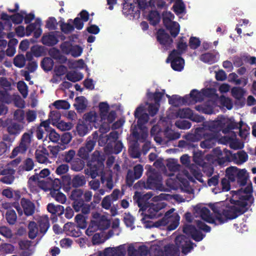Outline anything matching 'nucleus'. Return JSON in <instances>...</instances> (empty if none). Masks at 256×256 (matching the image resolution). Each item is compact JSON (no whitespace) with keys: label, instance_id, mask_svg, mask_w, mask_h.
<instances>
[{"label":"nucleus","instance_id":"obj_36","mask_svg":"<svg viewBox=\"0 0 256 256\" xmlns=\"http://www.w3.org/2000/svg\"><path fill=\"white\" fill-rule=\"evenodd\" d=\"M164 92L165 90H162V92L158 91H156L154 93L148 92L147 93V97L149 100H153L156 104L160 106V102L164 94Z\"/></svg>","mask_w":256,"mask_h":256},{"label":"nucleus","instance_id":"obj_21","mask_svg":"<svg viewBox=\"0 0 256 256\" xmlns=\"http://www.w3.org/2000/svg\"><path fill=\"white\" fill-rule=\"evenodd\" d=\"M14 174L15 170L12 168H5L0 170V176H4L0 178V182L6 184H12L15 179Z\"/></svg>","mask_w":256,"mask_h":256},{"label":"nucleus","instance_id":"obj_1","mask_svg":"<svg viewBox=\"0 0 256 256\" xmlns=\"http://www.w3.org/2000/svg\"><path fill=\"white\" fill-rule=\"evenodd\" d=\"M195 217L200 214V218L194 220L197 224V227L202 230L208 232L210 228L203 222L200 221V218L216 225L224 224L228 220L236 218L238 216L244 213L246 209H196Z\"/></svg>","mask_w":256,"mask_h":256},{"label":"nucleus","instance_id":"obj_20","mask_svg":"<svg viewBox=\"0 0 256 256\" xmlns=\"http://www.w3.org/2000/svg\"><path fill=\"white\" fill-rule=\"evenodd\" d=\"M156 38L160 44L165 47L170 46L173 42L172 38L164 29H160L157 32Z\"/></svg>","mask_w":256,"mask_h":256},{"label":"nucleus","instance_id":"obj_44","mask_svg":"<svg viewBox=\"0 0 256 256\" xmlns=\"http://www.w3.org/2000/svg\"><path fill=\"white\" fill-rule=\"evenodd\" d=\"M140 12L138 10H136V6L132 4H123L122 12L126 15H134L137 12Z\"/></svg>","mask_w":256,"mask_h":256},{"label":"nucleus","instance_id":"obj_6","mask_svg":"<svg viewBox=\"0 0 256 256\" xmlns=\"http://www.w3.org/2000/svg\"><path fill=\"white\" fill-rule=\"evenodd\" d=\"M110 226L109 219L106 216L95 212L92 214V219L86 230L88 236H92L98 230H104Z\"/></svg>","mask_w":256,"mask_h":256},{"label":"nucleus","instance_id":"obj_52","mask_svg":"<svg viewBox=\"0 0 256 256\" xmlns=\"http://www.w3.org/2000/svg\"><path fill=\"white\" fill-rule=\"evenodd\" d=\"M226 126L223 128V132L226 134L230 132V130L237 129L239 127V124H238L234 121H229L226 119Z\"/></svg>","mask_w":256,"mask_h":256},{"label":"nucleus","instance_id":"obj_17","mask_svg":"<svg viewBox=\"0 0 256 256\" xmlns=\"http://www.w3.org/2000/svg\"><path fill=\"white\" fill-rule=\"evenodd\" d=\"M96 144V141L88 140L86 142L85 146L80 148L78 156L83 160H88L89 158L90 153L94 150Z\"/></svg>","mask_w":256,"mask_h":256},{"label":"nucleus","instance_id":"obj_43","mask_svg":"<svg viewBox=\"0 0 256 256\" xmlns=\"http://www.w3.org/2000/svg\"><path fill=\"white\" fill-rule=\"evenodd\" d=\"M192 111L190 108L179 109L176 112V116L180 118H190Z\"/></svg>","mask_w":256,"mask_h":256},{"label":"nucleus","instance_id":"obj_41","mask_svg":"<svg viewBox=\"0 0 256 256\" xmlns=\"http://www.w3.org/2000/svg\"><path fill=\"white\" fill-rule=\"evenodd\" d=\"M100 122L98 126L99 131L102 134H106L110 130V124L113 122H110L108 118H105L104 120L100 119Z\"/></svg>","mask_w":256,"mask_h":256},{"label":"nucleus","instance_id":"obj_62","mask_svg":"<svg viewBox=\"0 0 256 256\" xmlns=\"http://www.w3.org/2000/svg\"><path fill=\"white\" fill-rule=\"evenodd\" d=\"M201 42L199 38L191 36L189 40L188 46L192 50L198 48L200 45Z\"/></svg>","mask_w":256,"mask_h":256},{"label":"nucleus","instance_id":"obj_48","mask_svg":"<svg viewBox=\"0 0 256 256\" xmlns=\"http://www.w3.org/2000/svg\"><path fill=\"white\" fill-rule=\"evenodd\" d=\"M14 65L19 68H23L26 64V58L24 54H19L14 59Z\"/></svg>","mask_w":256,"mask_h":256},{"label":"nucleus","instance_id":"obj_57","mask_svg":"<svg viewBox=\"0 0 256 256\" xmlns=\"http://www.w3.org/2000/svg\"><path fill=\"white\" fill-rule=\"evenodd\" d=\"M53 105L58 110H68L70 108V104L67 101L64 100H56L54 102Z\"/></svg>","mask_w":256,"mask_h":256},{"label":"nucleus","instance_id":"obj_35","mask_svg":"<svg viewBox=\"0 0 256 256\" xmlns=\"http://www.w3.org/2000/svg\"><path fill=\"white\" fill-rule=\"evenodd\" d=\"M61 182L64 190L68 192L72 188V179L69 174L64 175L61 177Z\"/></svg>","mask_w":256,"mask_h":256},{"label":"nucleus","instance_id":"obj_3","mask_svg":"<svg viewBox=\"0 0 256 256\" xmlns=\"http://www.w3.org/2000/svg\"><path fill=\"white\" fill-rule=\"evenodd\" d=\"M253 188L252 182H250L244 190L241 188L237 190H232L231 193L233 198L231 202L239 208H246L250 206L254 202V198L252 195Z\"/></svg>","mask_w":256,"mask_h":256},{"label":"nucleus","instance_id":"obj_63","mask_svg":"<svg viewBox=\"0 0 256 256\" xmlns=\"http://www.w3.org/2000/svg\"><path fill=\"white\" fill-rule=\"evenodd\" d=\"M232 94L236 99L240 100L244 96V90L240 87H234L232 89Z\"/></svg>","mask_w":256,"mask_h":256},{"label":"nucleus","instance_id":"obj_29","mask_svg":"<svg viewBox=\"0 0 256 256\" xmlns=\"http://www.w3.org/2000/svg\"><path fill=\"white\" fill-rule=\"evenodd\" d=\"M248 178L249 173L245 168L239 169L236 180L240 186L246 185Z\"/></svg>","mask_w":256,"mask_h":256},{"label":"nucleus","instance_id":"obj_19","mask_svg":"<svg viewBox=\"0 0 256 256\" xmlns=\"http://www.w3.org/2000/svg\"><path fill=\"white\" fill-rule=\"evenodd\" d=\"M21 256H30L34 252V247L28 240H22L18 242Z\"/></svg>","mask_w":256,"mask_h":256},{"label":"nucleus","instance_id":"obj_46","mask_svg":"<svg viewBox=\"0 0 256 256\" xmlns=\"http://www.w3.org/2000/svg\"><path fill=\"white\" fill-rule=\"evenodd\" d=\"M51 196L54 199L64 204L66 202V196L60 190H51L50 192Z\"/></svg>","mask_w":256,"mask_h":256},{"label":"nucleus","instance_id":"obj_9","mask_svg":"<svg viewBox=\"0 0 256 256\" xmlns=\"http://www.w3.org/2000/svg\"><path fill=\"white\" fill-rule=\"evenodd\" d=\"M148 189L162 190V177L155 170L150 172L148 175L147 190Z\"/></svg>","mask_w":256,"mask_h":256},{"label":"nucleus","instance_id":"obj_53","mask_svg":"<svg viewBox=\"0 0 256 256\" xmlns=\"http://www.w3.org/2000/svg\"><path fill=\"white\" fill-rule=\"evenodd\" d=\"M215 56L210 52L202 54L200 56V60L206 63L212 64L215 62Z\"/></svg>","mask_w":256,"mask_h":256},{"label":"nucleus","instance_id":"obj_25","mask_svg":"<svg viewBox=\"0 0 256 256\" xmlns=\"http://www.w3.org/2000/svg\"><path fill=\"white\" fill-rule=\"evenodd\" d=\"M49 153L48 150L45 148H42L40 150H36L35 152V157L36 161L40 164H47L49 162L48 158Z\"/></svg>","mask_w":256,"mask_h":256},{"label":"nucleus","instance_id":"obj_28","mask_svg":"<svg viewBox=\"0 0 256 256\" xmlns=\"http://www.w3.org/2000/svg\"><path fill=\"white\" fill-rule=\"evenodd\" d=\"M126 249L128 256H140L138 253H140V255H145L148 252V250L145 246H140L138 252L134 247V244H126Z\"/></svg>","mask_w":256,"mask_h":256},{"label":"nucleus","instance_id":"obj_16","mask_svg":"<svg viewBox=\"0 0 256 256\" xmlns=\"http://www.w3.org/2000/svg\"><path fill=\"white\" fill-rule=\"evenodd\" d=\"M58 31H53L44 34L42 38V43L48 46H52L56 44L58 40Z\"/></svg>","mask_w":256,"mask_h":256},{"label":"nucleus","instance_id":"obj_18","mask_svg":"<svg viewBox=\"0 0 256 256\" xmlns=\"http://www.w3.org/2000/svg\"><path fill=\"white\" fill-rule=\"evenodd\" d=\"M170 62L171 67L175 71L180 72L184 67V60L180 56H172L170 54L166 59V62Z\"/></svg>","mask_w":256,"mask_h":256},{"label":"nucleus","instance_id":"obj_4","mask_svg":"<svg viewBox=\"0 0 256 256\" xmlns=\"http://www.w3.org/2000/svg\"><path fill=\"white\" fill-rule=\"evenodd\" d=\"M216 155L217 161L220 165H224L226 162L233 161L238 164H241L248 160V154L244 150L239 151L236 154H232V152L226 148L222 151L219 148L214 150Z\"/></svg>","mask_w":256,"mask_h":256},{"label":"nucleus","instance_id":"obj_10","mask_svg":"<svg viewBox=\"0 0 256 256\" xmlns=\"http://www.w3.org/2000/svg\"><path fill=\"white\" fill-rule=\"evenodd\" d=\"M84 191L81 189L74 188L70 196V198L72 201V208H90V205L84 203L83 198Z\"/></svg>","mask_w":256,"mask_h":256},{"label":"nucleus","instance_id":"obj_14","mask_svg":"<svg viewBox=\"0 0 256 256\" xmlns=\"http://www.w3.org/2000/svg\"><path fill=\"white\" fill-rule=\"evenodd\" d=\"M144 112V106H140L136 109L134 113L135 118L138 119L137 126L140 130L142 129L143 126L149 120V115Z\"/></svg>","mask_w":256,"mask_h":256},{"label":"nucleus","instance_id":"obj_30","mask_svg":"<svg viewBox=\"0 0 256 256\" xmlns=\"http://www.w3.org/2000/svg\"><path fill=\"white\" fill-rule=\"evenodd\" d=\"M40 180V179L38 176V174H35L29 178L28 184L30 192H38L37 185Z\"/></svg>","mask_w":256,"mask_h":256},{"label":"nucleus","instance_id":"obj_38","mask_svg":"<svg viewBox=\"0 0 256 256\" xmlns=\"http://www.w3.org/2000/svg\"><path fill=\"white\" fill-rule=\"evenodd\" d=\"M41 67L45 72H49L52 70L54 62L50 58L46 57L41 62Z\"/></svg>","mask_w":256,"mask_h":256},{"label":"nucleus","instance_id":"obj_60","mask_svg":"<svg viewBox=\"0 0 256 256\" xmlns=\"http://www.w3.org/2000/svg\"><path fill=\"white\" fill-rule=\"evenodd\" d=\"M98 118V116L95 112H90L85 114V119L86 121L90 122H94V126L96 128V120Z\"/></svg>","mask_w":256,"mask_h":256},{"label":"nucleus","instance_id":"obj_42","mask_svg":"<svg viewBox=\"0 0 256 256\" xmlns=\"http://www.w3.org/2000/svg\"><path fill=\"white\" fill-rule=\"evenodd\" d=\"M132 134L136 140V142L138 140H142L144 142L148 136V134L146 132H142L140 134L138 132L136 126H134V128L132 130Z\"/></svg>","mask_w":256,"mask_h":256},{"label":"nucleus","instance_id":"obj_31","mask_svg":"<svg viewBox=\"0 0 256 256\" xmlns=\"http://www.w3.org/2000/svg\"><path fill=\"white\" fill-rule=\"evenodd\" d=\"M86 180L85 176L82 174L75 175L72 178V186L77 188L83 186L86 184Z\"/></svg>","mask_w":256,"mask_h":256},{"label":"nucleus","instance_id":"obj_40","mask_svg":"<svg viewBox=\"0 0 256 256\" xmlns=\"http://www.w3.org/2000/svg\"><path fill=\"white\" fill-rule=\"evenodd\" d=\"M40 232L41 233L44 234L50 227V224L48 218L46 216L40 218L38 220Z\"/></svg>","mask_w":256,"mask_h":256},{"label":"nucleus","instance_id":"obj_55","mask_svg":"<svg viewBox=\"0 0 256 256\" xmlns=\"http://www.w3.org/2000/svg\"><path fill=\"white\" fill-rule=\"evenodd\" d=\"M14 119L19 122L24 124V112L22 109H17L14 114Z\"/></svg>","mask_w":256,"mask_h":256},{"label":"nucleus","instance_id":"obj_24","mask_svg":"<svg viewBox=\"0 0 256 256\" xmlns=\"http://www.w3.org/2000/svg\"><path fill=\"white\" fill-rule=\"evenodd\" d=\"M186 38L182 36L180 38L179 40L176 44L177 50H173L170 54L172 56H180L184 53L188 48V45L186 41Z\"/></svg>","mask_w":256,"mask_h":256},{"label":"nucleus","instance_id":"obj_49","mask_svg":"<svg viewBox=\"0 0 256 256\" xmlns=\"http://www.w3.org/2000/svg\"><path fill=\"white\" fill-rule=\"evenodd\" d=\"M28 236L30 238H34L38 234V230L34 222H32L28 224Z\"/></svg>","mask_w":256,"mask_h":256},{"label":"nucleus","instance_id":"obj_47","mask_svg":"<svg viewBox=\"0 0 256 256\" xmlns=\"http://www.w3.org/2000/svg\"><path fill=\"white\" fill-rule=\"evenodd\" d=\"M100 180L102 184H104L106 182V187L110 190L112 189L114 187L112 178L111 175H110L108 177H106L104 176V174L100 175Z\"/></svg>","mask_w":256,"mask_h":256},{"label":"nucleus","instance_id":"obj_15","mask_svg":"<svg viewBox=\"0 0 256 256\" xmlns=\"http://www.w3.org/2000/svg\"><path fill=\"white\" fill-rule=\"evenodd\" d=\"M2 194L8 198H12L14 196L15 202L12 203V206L14 208H20L18 202L21 197V192L20 190H13L11 188H7L2 190Z\"/></svg>","mask_w":256,"mask_h":256},{"label":"nucleus","instance_id":"obj_32","mask_svg":"<svg viewBox=\"0 0 256 256\" xmlns=\"http://www.w3.org/2000/svg\"><path fill=\"white\" fill-rule=\"evenodd\" d=\"M238 168L236 166H230L226 170V177L231 182H234L237 178V175L239 170Z\"/></svg>","mask_w":256,"mask_h":256},{"label":"nucleus","instance_id":"obj_26","mask_svg":"<svg viewBox=\"0 0 256 256\" xmlns=\"http://www.w3.org/2000/svg\"><path fill=\"white\" fill-rule=\"evenodd\" d=\"M189 96L186 95L184 97L174 94L172 96V99L170 100L169 104L174 106H178L180 105L190 103Z\"/></svg>","mask_w":256,"mask_h":256},{"label":"nucleus","instance_id":"obj_61","mask_svg":"<svg viewBox=\"0 0 256 256\" xmlns=\"http://www.w3.org/2000/svg\"><path fill=\"white\" fill-rule=\"evenodd\" d=\"M166 166L170 171L176 172L179 170L180 166L176 161L172 159L168 161Z\"/></svg>","mask_w":256,"mask_h":256},{"label":"nucleus","instance_id":"obj_58","mask_svg":"<svg viewBox=\"0 0 256 256\" xmlns=\"http://www.w3.org/2000/svg\"><path fill=\"white\" fill-rule=\"evenodd\" d=\"M172 8L176 14H180L184 12L185 6L182 0H178L173 6Z\"/></svg>","mask_w":256,"mask_h":256},{"label":"nucleus","instance_id":"obj_5","mask_svg":"<svg viewBox=\"0 0 256 256\" xmlns=\"http://www.w3.org/2000/svg\"><path fill=\"white\" fill-rule=\"evenodd\" d=\"M105 156L101 152L96 150L92 156L91 159L88 161V168L84 170V174L90 176L92 179L95 178L99 174L104 173V162Z\"/></svg>","mask_w":256,"mask_h":256},{"label":"nucleus","instance_id":"obj_23","mask_svg":"<svg viewBox=\"0 0 256 256\" xmlns=\"http://www.w3.org/2000/svg\"><path fill=\"white\" fill-rule=\"evenodd\" d=\"M184 232L188 235L191 236L196 241H200L204 238L201 232L191 224L186 225L184 228Z\"/></svg>","mask_w":256,"mask_h":256},{"label":"nucleus","instance_id":"obj_56","mask_svg":"<svg viewBox=\"0 0 256 256\" xmlns=\"http://www.w3.org/2000/svg\"><path fill=\"white\" fill-rule=\"evenodd\" d=\"M39 188L44 190V191H51L50 178L46 180H40L37 185Z\"/></svg>","mask_w":256,"mask_h":256},{"label":"nucleus","instance_id":"obj_2","mask_svg":"<svg viewBox=\"0 0 256 256\" xmlns=\"http://www.w3.org/2000/svg\"><path fill=\"white\" fill-rule=\"evenodd\" d=\"M175 244H170L166 240L159 242L157 244H154L150 248V256H180V248L182 252L186 254L192 248L190 240L184 236H179L176 238Z\"/></svg>","mask_w":256,"mask_h":256},{"label":"nucleus","instance_id":"obj_59","mask_svg":"<svg viewBox=\"0 0 256 256\" xmlns=\"http://www.w3.org/2000/svg\"><path fill=\"white\" fill-rule=\"evenodd\" d=\"M17 88L20 93L24 98H26L28 96V86L24 81H20L18 82Z\"/></svg>","mask_w":256,"mask_h":256},{"label":"nucleus","instance_id":"obj_22","mask_svg":"<svg viewBox=\"0 0 256 256\" xmlns=\"http://www.w3.org/2000/svg\"><path fill=\"white\" fill-rule=\"evenodd\" d=\"M226 119L224 118L214 121L208 124V130L219 136V132L220 131L223 132V128L226 126Z\"/></svg>","mask_w":256,"mask_h":256},{"label":"nucleus","instance_id":"obj_11","mask_svg":"<svg viewBox=\"0 0 256 256\" xmlns=\"http://www.w3.org/2000/svg\"><path fill=\"white\" fill-rule=\"evenodd\" d=\"M100 119L108 118L110 122H114L116 116V111L112 110L108 112L110 106L106 102H101L98 105Z\"/></svg>","mask_w":256,"mask_h":256},{"label":"nucleus","instance_id":"obj_39","mask_svg":"<svg viewBox=\"0 0 256 256\" xmlns=\"http://www.w3.org/2000/svg\"><path fill=\"white\" fill-rule=\"evenodd\" d=\"M66 79L72 82H76L82 80L83 78L82 74L77 72L76 71L68 72L66 76Z\"/></svg>","mask_w":256,"mask_h":256},{"label":"nucleus","instance_id":"obj_34","mask_svg":"<svg viewBox=\"0 0 256 256\" xmlns=\"http://www.w3.org/2000/svg\"><path fill=\"white\" fill-rule=\"evenodd\" d=\"M76 104L74 106L79 112H82L86 110V98L84 96H78L75 98Z\"/></svg>","mask_w":256,"mask_h":256},{"label":"nucleus","instance_id":"obj_37","mask_svg":"<svg viewBox=\"0 0 256 256\" xmlns=\"http://www.w3.org/2000/svg\"><path fill=\"white\" fill-rule=\"evenodd\" d=\"M71 169L76 172H80L83 169L85 162L82 159L75 158L70 162Z\"/></svg>","mask_w":256,"mask_h":256},{"label":"nucleus","instance_id":"obj_54","mask_svg":"<svg viewBox=\"0 0 256 256\" xmlns=\"http://www.w3.org/2000/svg\"><path fill=\"white\" fill-rule=\"evenodd\" d=\"M60 28L62 32L65 34H68L74 30V27L69 22H60Z\"/></svg>","mask_w":256,"mask_h":256},{"label":"nucleus","instance_id":"obj_8","mask_svg":"<svg viewBox=\"0 0 256 256\" xmlns=\"http://www.w3.org/2000/svg\"><path fill=\"white\" fill-rule=\"evenodd\" d=\"M174 209H170L166 212L160 222L162 225H168L170 230L176 229L179 224L180 216L176 213H174Z\"/></svg>","mask_w":256,"mask_h":256},{"label":"nucleus","instance_id":"obj_64","mask_svg":"<svg viewBox=\"0 0 256 256\" xmlns=\"http://www.w3.org/2000/svg\"><path fill=\"white\" fill-rule=\"evenodd\" d=\"M6 218L10 224H14L16 220L15 211L12 209H9L6 213Z\"/></svg>","mask_w":256,"mask_h":256},{"label":"nucleus","instance_id":"obj_12","mask_svg":"<svg viewBox=\"0 0 256 256\" xmlns=\"http://www.w3.org/2000/svg\"><path fill=\"white\" fill-rule=\"evenodd\" d=\"M162 209H140L138 214L141 216V220L144 223L148 222L150 220L162 216Z\"/></svg>","mask_w":256,"mask_h":256},{"label":"nucleus","instance_id":"obj_7","mask_svg":"<svg viewBox=\"0 0 256 256\" xmlns=\"http://www.w3.org/2000/svg\"><path fill=\"white\" fill-rule=\"evenodd\" d=\"M32 134L33 130L31 128L22 135L19 146L14 148L11 153V158H15L18 154H24L26 152L30 144Z\"/></svg>","mask_w":256,"mask_h":256},{"label":"nucleus","instance_id":"obj_45","mask_svg":"<svg viewBox=\"0 0 256 256\" xmlns=\"http://www.w3.org/2000/svg\"><path fill=\"white\" fill-rule=\"evenodd\" d=\"M41 25V20L40 18H36L34 23L30 24L26 28V34L29 36L32 32L34 31L37 26H40Z\"/></svg>","mask_w":256,"mask_h":256},{"label":"nucleus","instance_id":"obj_27","mask_svg":"<svg viewBox=\"0 0 256 256\" xmlns=\"http://www.w3.org/2000/svg\"><path fill=\"white\" fill-rule=\"evenodd\" d=\"M22 124H18L16 122H11L7 126V131L10 135L17 136L24 129Z\"/></svg>","mask_w":256,"mask_h":256},{"label":"nucleus","instance_id":"obj_13","mask_svg":"<svg viewBox=\"0 0 256 256\" xmlns=\"http://www.w3.org/2000/svg\"><path fill=\"white\" fill-rule=\"evenodd\" d=\"M152 196L153 194L152 192H148L144 194H142L140 192H136L134 196V200H136L139 208H152L150 207V203L148 200Z\"/></svg>","mask_w":256,"mask_h":256},{"label":"nucleus","instance_id":"obj_50","mask_svg":"<svg viewBox=\"0 0 256 256\" xmlns=\"http://www.w3.org/2000/svg\"><path fill=\"white\" fill-rule=\"evenodd\" d=\"M230 180H229L226 177L222 179L220 182V185L222 189H218V190L216 192V194L221 192H228L230 189Z\"/></svg>","mask_w":256,"mask_h":256},{"label":"nucleus","instance_id":"obj_51","mask_svg":"<svg viewBox=\"0 0 256 256\" xmlns=\"http://www.w3.org/2000/svg\"><path fill=\"white\" fill-rule=\"evenodd\" d=\"M200 166L202 168V170L208 176L210 177L213 174L214 169L210 163L204 162Z\"/></svg>","mask_w":256,"mask_h":256},{"label":"nucleus","instance_id":"obj_33","mask_svg":"<svg viewBox=\"0 0 256 256\" xmlns=\"http://www.w3.org/2000/svg\"><path fill=\"white\" fill-rule=\"evenodd\" d=\"M147 19L151 25L155 26L160 22V16L157 10H150L148 13Z\"/></svg>","mask_w":256,"mask_h":256}]
</instances>
